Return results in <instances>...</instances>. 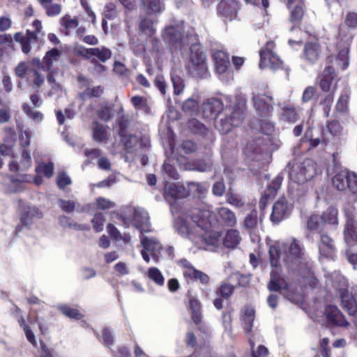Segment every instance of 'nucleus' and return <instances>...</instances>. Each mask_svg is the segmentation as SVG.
<instances>
[{
    "label": "nucleus",
    "instance_id": "nucleus-1",
    "mask_svg": "<svg viewBox=\"0 0 357 357\" xmlns=\"http://www.w3.org/2000/svg\"><path fill=\"white\" fill-rule=\"evenodd\" d=\"M188 217L192 223L182 216H178L174 220V227L182 236L191 239L195 236L198 227L204 231H208L211 227V212L209 210L195 208L190 211Z\"/></svg>",
    "mask_w": 357,
    "mask_h": 357
},
{
    "label": "nucleus",
    "instance_id": "nucleus-2",
    "mask_svg": "<svg viewBox=\"0 0 357 357\" xmlns=\"http://www.w3.org/2000/svg\"><path fill=\"white\" fill-rule=\"evenodd\" d=\"M188 73L196 78H206L208 75L207 55L199 43L190 45L188 60L185 65Z\"/></svg>",
    "mask_w": 357,
    "mask_h": 357
},
{
    "label": "nucleus",
    "instance_id": "nucleus-3",
    "mask_svg": "<svg viewBox=\"0 0 357 357\" xmlns=\"http://www.w3.org/2000/svg\"><path fill=\"white\" fill-rule=\"evenodd\" d=\"M245 102L243 100H237L232 108L225 109V115L219 121L216 120L215 128L222 134H227L234 127L240 126L243 120L245 109Z\"/></svg>",
    "mask_w": 357,
    "mask_h": 357
},
{
    "label": "nucleus",
    "instance_id": "nucleus-4",
    "mask_svg": "<svg viewBox=\"0 0 357 357\" xmlns=\"http://www.w3.org/2000/svg\"><path fill=\"white\" fill-rule=\"evenodd\" d=\"M332 185L338 191L357 195V174L348 169L337 172L332 177Z\"/></svg>",
    "mask_w": 357,
    "mask_h": 357
},
{
    "label": "nucleus",
    "instance_id": "nucleus-5",
    "mask_svg": "<svg viewBox=\"0 0 357 357\" xmlns=\"http://www.w3.org/2000/svg\"><path fill=\"white\" fill-rule=\"evenodd\" d=\"M189 195L187 189L182 185L175 183H166L164 187L163 197L169 203L171 211L173 214L178 213L181 207L176 203V200L183 199Z\"/></svg>",
    "mask_w": 357,
    "mask_h": 357
},
{
    "label": "nucleus",
    "instance_id": "nucleus-6",
    "mask_svg": "<svg viewBox=\"0 0 357 357\" xmlns=\"http://www.w3.org/2000/svg\"><path fill=\"white\" fill-rule=\"evenodd\" d=\"M12 26V21L8 16L0 17V31L4 32L8 30ZM14 36L11 34H0V61H3L12 52H15L17 48L14 43Z\"/></svg>",
    "mask_w": 357,
    "mask_h": 357
},
{
    "label": "nucleus",
    "instance_id": "nucleus-7",
    "mask_svg": "<svg viewBox=\"0 0 357 357\" xmlns=\"http://www.w3.org/2000/svg\"><path fill=\"white\" fill-rule=\"evenodd\" d=\"M32 26L34 28V31H30L27 29L25 35L22 32H16L14 34V40L21 45L22 52L28 54L31 50V44L38 43V34L42 29V24L39 20H35Z\"/></svg>",
    "mask_w": 357,
    "mask_h": 357
},
{
    "label": "nucleus",
    "instance_id": "nucleus-8",
    "mask_svg": "<svg viewBox=\"0 0 357 357\" xmlns=\"http://www.w3.org/2000/svg\"><path fill=\"white\" fill-rule=\"evenodd\" d=\"M316 163L310 158L305 159L290 173V178L298 184H303L317 174Z\"/></svg>",
    "mask_w": 357,
    "mask_h": 357
},
{
    "label": "nucleus",
    "instance_id": "nucleus-9",
    "mask_svg": "<svg viewBox=\"0 0 357 357\" xmlns=\"http://www.w3.org/2000/svg\"><path fill=\"white\" fill-rule=\"evenodd\" d=\"M185 30L183 24H175L166 26L161 31L164 43L170 47H177L183 43Z\"/></svg>",
    "mask_w": 357,
    "mask_h": 357
},
{
    "label": "nucleus",
    "instance_id": "nucleus-10",
    "mask_svg": "<svg viewBox=\"0 0 357 357\" xmlns=\"http://www.w3.org/2000/svg\"><path fill=\"white\" fill-rule=\"evenodd\" d=\"M43 218V213L36 206L26 205L21 208L20 213V224L16 226L17 233L22 231L23 228L30 229L36 220Z\"/></svg>",
    "mask_w": 357,
    "mask_h": 357
},
{
    "label": "nucleus",
    "instance_id": "nucleus-11",
    "mask_svg": "<svg viewBox=\"0 0 357 357\" xmlns=\"http://www.w3.org/2000/svg\"><path fill=\"white\" fill-rule=\"evenodd\" d=\"M273 47L274 43L273 41H268L263 47L261 48L259 51L260 68H270L273 70H276L282 67V61L273 52Z\"/></svg>",
    "mask_w": 357,
    "mask_h": 357
},
{
    "label": "nucleus",
    "instance_id": "nucleus-12",
    "mask_svg": "<svg viewBox=\"0 0 357 357\" xmlns=\"http://www.w3.org/2000/svg\"><path fill=\"white\" fill-rule=\"evenodd\" d=\"M252 100L258 116L262 118L272 116L273 112V100L271 96L266 93L254 94Z\"/></svg>",
    "mask_w": 357,
    "mask_h": 357
},
{
    "label": "nucleus",
    "instance_id": "nucleus-13",
    "mask_svg": "<svg viewBox=\"0 0 357 357\" xmlns=\"http://www.w3.org/2000/svg\"><path fill=\"white\" fill-rule=\"evenodd\" d=\"M322 55V47L318 40L306 41L302 51L301 59L306 63L312 66L317 63Z\"/></svg>",
    "mask_w": 357,
    "mask_h": 357
},
{
    "label": "nucleus",
    "instance_id": "nucleus-14",
    "mask_svg": "<svg viewBox=\"0 0 357 357\" xmlns=\"http://www.w3.org/2000/svg\"><path fill=\"white\" fill-rule=\"evenodd\" d=\"M344 213V239L349 246H354L357 245V220L352 212L346 210Z\"/></svg>",
    "mask_w": 357,
    "mask_h": 357
},
{
    "label": "nucleus",
    "instance_id": "nucleus-15",
    "mask_svg": "<svg viewBox=\"0 0 357 357\" xmlns=\"http://www.w3.org/2000/svg\"><path fill=\"white\" fill-rule=\"evenodd\" d=\"M305 0H287V6L289 9L291 8L293 3H298L297 5L294 6L289 14V22L292 24L291 30L293 31L296 29H301L303 18L305 14Z\"/></svg>",
    "mask_w": 357,
    "mask_h": 357
},
{
    "label": "nucleus",
    "instance_id": "nucleus-16",
    "mask_svg": "<svg viewBox=\"0 0 357 357\" xmlns=\"http://www.w3.org/2000/svg\"><path fill=\"white\" fill-rule=\"evenodd\" d=\"M123 149L128 154L136 153L138 150L147 149V144L142 137L128 134L120 137Z\"/></svg>",
    "mask_w": 357,
    "mask_h": 357
},
{
    "label": "nucleus",
    "instance_id": "nucleus-17",
    "mask_svg": "<svg viewBox=\"0 0 357 357\" xmlns=\"http://www.w3.org/2000/svg\"><path fill=\"white\" fill-rule=\"evenodd\" d=\"M341 304L343 309L350 315L356 318L357 325V301L349 292L348 287L338 289Z\"/></svg>",
    "mask_w": 357,
    "mask_h": 357
},
{
    "label": "nucleus",
    "instance_id": "nucleus-18",
    "mask_svg": "<svg viewBox=\"0 0 357 357\" xmlns=\"http://www.w3.org/2000/svg\"><path fill=\"white\" fill-rule=\"evenodd\" d=\"M238 4L236 0H222L218 5V14L225 22L237 17Z\"/></svg>",
    "mask_w": 357,
    "mask_h": 357
},
{
    "label": "nucleus",
    "instance_id": "nucleus-19",
    "mask_svg": "<svg viewBox=\"0 0 357 357\" xmlns=\"http://www.w3.org/2000/svg\"><path fill=\"white\" fill-rule=\"evenodd\" d=\"M222 101L219 98H208L203 105V116L206 119H217L225 112Z\"/></svg>",
    "mask_w": 357,
    "mask_h": 357
},
{
    "label": "nucleus",
    "instance_id": "nucleus-20",
    "mask_svg": "<svg viewBox=\"0 0 357 357\" xmlns=\"http://www.w3.org/2000/svg\"><path fill=\"white\" fill-rule=\"evenodd\" d=\"M235 288L236 286L225 281L220 284L215 291L218 297L213 301V305L217 310L222 309L223 300H228L233 295Z\"/></svg>",
    "mask_w": 357,
    "mask_h": 357
},
{
    "label": "nucleus",
    "instance_id": "nucleus-21",
    "mask_svg": "<svg viewBox=\"0 0 357 357\" xmlns=\"http://www.w3.org/2000/svg\"><path fill=\"white\" fill-rule=\"evenodd\" d=\"M11 314L17 319L20 326L23 329L24 335L28 342L33 347L37 346V342L31 327L26 323V321L22 315L21 309L15 304H13V307L10 309Z\"/></svg>",
    "mask_w": 357,
    "mask_h": 357
},
{
    "label": "nucleus",
    "instance_id": "nucleus-22",
    "mask_svg": "<svg viewBox=\"0 0 357 357\" xmlns=\"http://www.w3.org/2000/svg\"><path fill=\"white\" fill-rule=\"evenodd\" d=\"M319 251L321 257L327 259H333L336 254V247L334 240L326 233H321Z\"/></svg>",
    "mask_w": 357,
    "mask_h": 357
},
{
    "label": "nucleus",
    "instance_id": "nucleus-23",
    "mask_svg": "<svg viewBox=\"0 0 357 357\" xmlns=\"http://www.w3.org/2000/svg\"><path fill=\"white\" fill-rule=\"evenodd\" d=\"M280 119L288 123H296L300 119L299 109L291 103L279 105Z\"/></svg>",
    "mask_w": 357,
    "mask_h": 357
},
{
    "label": "nucleus",
    "instance_id": "nucleus-24",
    "mask_svg": "<svg viewBox=\"0 0 357 357\" xmlns=\"http://www.w3.org/2000/svg\"><path fill=\"white\" fill-rule=\"evenodd\" d=\"M325 314L328 322L331 325L341 327H347L349 325L344 315L335 305H329L326 306Z\"/></svg>",
    "mask_w": 357,
    "mask_h": 357
},
{
    "label": "nucleus",
    "instance_id": "nucleus-25",
    "mask_svg": "<svg viewBox=\"0 0 357 357\" xmlns=\"http://www.w3.org/2000/svg\"><path fill=\"white\" fill-rule=\"evenodd\" d=\"M289 284L285 280L280 277L277 270L271 272V279L268 284V289L271 291L280 292L287 297L286 292L289 291Z\"/></svg>",
    "mask_w": 357,
    "mask_h": 357
},
{
    "label": "nucleus",
    "instance_id": "nucleus-26",
    "mask_svg": "<svg viewBox=\"0 0 357 357\" xmlns=\"http://www.w3.org/2000/svg\"><path fill=\"white\" fill-rule=\"evenodd\" d=\"M216 72L221 75L225 73L230 66L229 54L222 50H216L212 54Z\"/></svg>",
    "mask_w": 357,
    "mask_h": 357
},
{
    "label": "nucleus",
    "instance_id": "nucleus-27",
    "mask_svg": "<svg viewBox=\"0 0 357 357\" xmlns=\"http://www.w3.org/2000/svg\"><path fill=\"white\" fill-rule=\"evenodd\" d=\"M287 202L285 199H280L273 206L271 220L273 222L279 223L288 215Z\"/></svg>",
    "mask_w": 357,
    "mask_h": 357
},
{
    "label": "nucleus",
    "instance_id": "nucleus-28",
    "mask_svg": "<svg viewBox=\"0 0 357 357\" xmlns=\"http://www.w3.org/2000/svg\"><path fill=\"white\" fill-rule=\"evenodd\" d=\"M141 243L145 250L149 251L153 258L157 261L161 255L162 246L155 238L143 237Z\"/></svg>",
    "mask_w": 357,
    "mask_h": 357
},
{
    "label": "nucleus",
    "instance_id": "nucleus-29",
    "mask_svg": "<svg viewBox=\"0 0 357 357\" xmlns=\"http://www.w3.org/2000/svg\"><path fill=\"white\" fill-rule=\"evenodd\" d=\"M255 318V310L250 306L245 307L241 316V321L247 335H251L252 332L253 322Z\"/></svg>",
    "mask_w": 357,
    "mask_h": 357
},
{
    "label": "nucleus",
    "instance_id": "nucleus-30",
    "mask_svg": "<svg viewBox=\"0 0 357 357\" xmlns=\"http://www.w3.org/2000/svg\"><path fill=\"white\" fill-rule=\"evenodd\" d=\"M282 247L285 250L283 258L285 263L289 262L290 259L300 258L303 255L302 248L295 238L292 240L289 245L287 243H282Z\"/></svg>",
    "mask_w": 357,
    "mask_h": 357
},
{
    "label": "nucleus",
    "instance_id": "nucleus-31",
    "mask_svg": "<svg viewBox=\"0 0 357 357\" xmlns=\"http://www.w3.org/2000/svg\"><path fill=\"white\" fill-rule=\"evenodd\" d=\"M335 70L333 66H326L322 73L319 86L324 92H330L332 83L335 79Z\"/></svg>",
    "mask_w": 357,
    "mask_h": 357
},
{
    "label": "nucleus",
    "instance_id": "nucleus-32",
    "mask_svg": "<svg viewBox=\"0 0 357 357\" xmlns=\"http://www.w3.org/2000/svg\"><path fill=\"white\" fill-rule=\"evenodd\" d=\"M218 220L224 226L233 227L236 224L235 213L228 208L221 207L218 210Z\"/></svg>",
    "mask_w": 357,
    "mask_h": 357
},
{
    "label": "nucleus",
    "instance_id": "nucleus-33",
    "mask_svg": "<svg viewBox=\"0 0 357 357\" xmlns=\"http://www.w3.org/2000/svg\"><path fill=\"white\" fill-rule=\"evenodd\" d=\"M178 264L182 268V273L185 280L187 282H193L199 270L195 268L186 259H181L178 262Z\"/></svg>",
    "mask_w": 357,
    "mask_h": 357
},
{
    "label": "nucleus",
    "instance_id": "nucleus-34",
    "mask_svg": "<svg viewBox=\"0 0 357 357\" xmlns=\"http://www.w3.org/2000/svg\"><path fill=\"white\" fill-rule=\"evenodd\" d=\"M148 14L159 15L165 10L164 3L160 0H140Z\"/></svg>",
    "mask_w": 357,
    "mask_h": 357
},
{
    "label": "nucleus",
    "instance_id": "nucleus-35",
    "mask_svg": "<svg viewBox=\"0 0 357 357\" xmlns=\"http://www.w3.org/2000/svg\"><path fill=\"white\" fill-rule=\"evenodd\" d=\"M321 217L324 225H338V210L335 206L328 207L322 212Z\"/></svg>",
    "mask_w": 357,
    "mask_h": 357
},
{
    "label": "nucleus",
    "instance_id": "nucleus-36",
    "mask_svg": "<svg viewBox=\"0 0 357 357\" xmlns=\"http://www.w3.org/2000/svg\"><path fill=\"white\" fill-rule=\"evenodd\" d=\"M282 245L275 243L271 245L268 249L269 261L271 266L277 268L280 266V257L282 255Z\"/></svg>",
    "mask_w": 357,
    "mask_h": 357
},
{
    "label": "nucleus",
    "instance_id": "nucleus-37",
    "mask_svg": "<svg viewBox=\"0 0 357 357\" xmlns=\"http://www.w3.org/2000/svg\"><path fill=\"white\" fill-rule=\"evenodd\" d=\"M91 129L93 133V139L95 142L101 143L107 139L108 137L107 129L98 121H95L93 122Z\"/></svg>",
    "mask_w": 357,
    "mask_h": 357
},
{
    "label": "nucleus",
    "instance_id": "nucleus-38",
    "mask_svg": "<svg viewBox=\"0 0 357 357\" xmlns=\"http://www.w3.org/2000/svg\"><path fill=\"white\" fill-rule=\"evenodd\" d=\"M241 240L240 234L236 229H229L227 231L223 240V245L227 248H235Z\"/></svg>",
    "mask_w": 357,
    "mask_h": 357
},
{
    "label": "nucleus",
    "instance_id": "nucleus-39",
    "mask_svg": "<svg viewBox=\"0 0 357 357\" xmlns=\"http://www.w3.org/2000/svg\"><path fill=\"white\" fill-rule=\"evenodd\" d=\"M104 92V88L102 86H96L92 88L87 87L84 91L79 93L78 97L82 101L89 98H100Z\"/></svg>",
    "mask_w": 357,
    "mask_h": 357
},
{
    "label": "nucleus",
    "instance_id": "nucleus-40",
    "mask_svg": "<svg viewBox=\"0 0 357 357\" xmlns=\"http://www.w3.org/2000/svg\"><path fill=\"white\" fill-rule=\"evenodd\" d=\"M59 312L66 317L75 320H80L84 317L83 313L79 309L64 304L58 307Z\"/></svg>",
    "mask_w": 357,
    "mask_h": 357
},
{
    "label": "nucleus",
    "instance_id": "nucleus-41",
    "mask_svg": "<svg viewBox=\"0 0 357 357\" xmlns=\"http://www.w3.org/2000/svg\"><path fill=\"white\" fill-rule=\"evenodd\" d=\"M112 56L111 50L105 46L100 47H93L92 58H95L98 61L105 63Z\"/></svg>",
    "mask_w": 357,
    "mask_h": 357
},
{
    "label": "nucleus",
    "instance_id": "nucleus-42",
    "mask_svg": "<svg viewBox=\"0 0 357 357\" xmlns=\"http://www.w3.org/2000/svg\"><path fill=\"white\" fill-rule=\"evenodd\" d=\"M139 31L148 36H153L156 29L154 27V22L149 17H144L141 19L139 24Z\"/></svg>",
    "mask_w": 357,
    "mask_h": 357
},
{
    "label": "nucleus",
    "instance_id": "nucleus-43",
    "mask_svg": "<svg viewBox=\"0 0 357 357\" xmlns=\"http://www.w3.org/2000/svg\"><path fill=\"white\" fill-rule=\"evenodd\" d=\"M322 218L319 215H312L307 222V227L310 231H316L319 234L324 233Z\"/></svg>",
    "mask_w": 357,
    "mask_h": 357
},
{
    "label": "nucleus",
    "instance_id": "nucleus-44",
    "mask_svg": "<svg viewBox=\"0 0 357 357\" xmlns=\"http://www.w3.org/2000/svg\"><path fill=\"white\" fill-rule=\"evenodd\" d=\"M324 98L321 100L320 105L323 107V112L326 118L330 116L331 107L334 101L335 92H327Z\"/></svg>",
    "mask_w": 357,
    "mask_h": 357
},
{
    "label": "nucleus",
    "instance_id": "nucleus-45",
    "mask_svg": "<svg viewBox=\"0 0 357 357\" xmlns=\"http://www.w3.org/2000/svg\"><path fill=\"white\" fill-rule=\"evenodd\" d=\"M60 51L56 48H52L47 51L43 57V63L45 65L47 70L51 69L54 61H58L60 57Z\"/></svg>",
    "mask_w": 357,
    "mask_h": 357
},
{
    "label": "nucleus",
    "instance_id": "nucleus-46",
    "mask_svg": "<svg viewBox=\"0 0 357 357\" xmlns=\"http://www.w3.org/2000/svg\"><path fill=\"white\" fill-rule=\"evenodd\" d=\"M130 102L136 109H142L145 112L149 111V106L146 98L142 96H134L130 98Z\"/></svg>",
    "mask_w": 357,
    "mask_h": 357
},
{
    "label": "nucleus",
    "instance_id": "nucleus-47",
    "mask_svg": "<svg viewBox=\"0 0 357 357\" xmlns=\"http://www.w3.org/2000/svg\"><path fill=\"white\" fill-rule=\"evenodd\" d=\"M211 227L203 235L202 238L204 242L209 245L217 246L219 243L222 234L220 231H210Z\"/></svg>",
    "mask_w": 357,
    "mask_h": 357
},
{
    "label": "nucleus",
    "instance_id": "nucleus-48",
    "mask_svg": "<svg viewBox=\"0 0 357 357\" xmlns=\"http://www.w3.org/2000/svg\"><path fill=\"white\" fill-rule=\"evenodd\" d=\"M147 275L150 280L158 286H163L165 284V278L161 271L156 267L149 268Z\"/></svg>",
    "mask_w": 357,
    "mask_h": 357
},
{
    "label": "nucleus",
    "instance_id": "nucleus-49",
    "mask_svg": "<svg viewBox=\"0 0 357 357\" xmlns=\"http://www.w3.org/2000/svg\"><path fill=\"white\" fill-rule=\"evenodd\" d=\"M326 129L333 137H340L342 132V127L340 123L335 119L327 121Z\"/></svg>",
    "mask_w": 357,
    "mask_h": 357
},
{
    "label": "nucleus",
    "instance_id": "nucleus-50",
    "mask_svg": "<svg viewBox=\"0 0 357 357\" xmlns=\"http://www.w3.org/2000/svg\"><path fill=\"white\" fill-rule=\"evenodd\" d=\"M171 79L174 87V93L175 95L181 94L185 88V84L183 78L175 74H171Z\"/></svg>",
    "mask_w": 357,
    "mask_h": 357
},
{
    "label": "nucleus",
    "instance_id": "nucleus-51",
    "mask_svg": "<svg viewBox=\"0 0 357 357\" xmlns=\"http://www.w3.org/2000/svg\"><path fill=\"white\" fill-rule=\"evenodd\" d=\"M257 211L253 208L245 218L244 226L248 229H254L258 222Z\"/></svg>",
    "mask_w": 357,
    "mask_h": 357
},
{
    "label": "nucleus",
    "instance_id": "nucleus-52",
    "mask_svg": "<svg viewBox=\"0 0 357 357\" xmlns=\"http://www.w3.org/2000/svg\"><path fill=\"white\" fill-rule=\"evenodd\" d=\"M98 117L105 122L109 121L112 118V109L108 105H100V108L97 110Z\"/></svg>",
    "mask_w": 357,
    "mask_h": 357
},
{
    "label": "nucleus",
    "instance_id": "nucleus-53",
    "mask_svg": "<svg viewBox=\"0 0 357 357\" xmlns=\"http://www.w3.org/2000/svg\"><path fill=\"white\" fill-rule=\"evenodd\" d=\"M251 347V356L252 357H268L269 351L267 347L264 345H259L256 350L254 349L255 343L252 340H249Z\"/></svg>",
    "mask_w": 357,
    "mask_h": 357
},
{
    "label": "nucleus",
    "instance_id": "nucleus-54",
    "mask_svg": "<svg viewBox=\"0 0 357 357\" xmlns=\"http://www.w3.org/2000/svg\"><path fill=\"white\" fill-rule=\"evenodd\" d=\"M23 112L32 120L37 122L42 121L43 119V114L38 111H33L31 107L26 103L22 105Z\"/></svg>",
    "mask_w": 357,
    "mask_h": 357
},
{
    "label": "nucleus",
    "instance_id": "nucleus-55",
    "mask_svg": "<svg viewBox=\"0 0 357 357\" xmlns=\"http://www.w3.org/2000/svg\"><path fill=\"white\" fill-rule=\"evenodd\" d=\"M37 173H43L47 178H50L54 174V164L52 162L41 163L36 167Z\"/></svg>",
    "mask_w": 357,
    "mask_h": 357
},
{
    "label": "nucleus",
    "instance_id": "nucleus-56",
    "mask_svg": "<svg viewBox=\"0 0 357 357\" xmlns=\"http://www.w3.org/2000/svg\"><path fill=\"white\" fill-rule=\"evenodd\" d=\"M282 182V178L280 176H276L268 185L266 193L268 197H275L278 192V190L280 188Z\"/></svg>",
    "mask_w": 357,
    "mask_h": 357
},
{
    "label": "nucleus",
    "instance_id": "nucleus-57",
    "mask_svg": "<svg viewBox=\"0 0 357 357\" xmlns=\"http://www.w3.org/2000/svg\"><path fill=\"white\" fill-rule=\"evenodd\" d=\"M102 338H100L99 335H96L97 338L99 339L105 347H110L114 342V336L111 330L108 328H104L102 331Z\"/></svg>",
    "mask_w": 357,
    "mask_h": 357
},
{
    "label": "nucleus",
    "instance_id": "nucleus-58",
    "mask_svg": "<svg viewBox=\"0 0 357 357\" xmlns=\"http://www.w3.org/2000/svg\"><path fill=\"white\" fill-rule=\"evenodd\" d=\"M105 221V217L101 213H96L94 215L91 220V223L93 225V229L96 232H100L103 230Z\"/></svg>",
    "mask_w": 357,
    "mask_h": 357
},
{
    "label": "nucleus",
    "instance_id": "nucleus-59",
    "mask_svg": "<svg viewBox=\"0 0 357 357\" xmlns=\"http://www.w3.org/2000/svg\"><path fill=\"white\" fill-rule=\"evenodd\" d=\"M72 183L70 178L67 175L65 172H61L58 174L56 177V185L61 190H63L67 185Z\"/></svg>",
    "mask_w": 357,
    "mask_h": 357
},
{
    "label": "nucleus",
    "instance_id": "nucleus-60",
    "mask_svg": "<svg viewBox=\"0 0 357 357\" xmlns=\"http://www.w3.org/2000/svg\"><path fill=\"white\" fill-rule=\"evenodd\" d=\"M61 24L66 29H75L79 25V22L77 18H70L68 15L63 16L61 20Z\"/></svg>",
    "mask_w": 357,
    "mask_h": 357
},
{
    "label": "nucleus",
    "instance_id": "nucleus-61",
    "mask_svg": "<svg viewBox=\"0 0 357 357\" xmlns=\"http://www.w3.org/2000/svg\"><path fill=\"white\" fill-rule=\"evenodd\" d=\"M97 207L102 210L109 209L114 207L115 204L105 197H99L96 199Z\"/></svg>",
    "mask_w": 357,
    "mask_h": 357
},
{
    "label": "nucleus",
    "instance_id": "nucleus-62",
    "mask_svg": "<svg viewBox=\"0 0 357 357\" xmlns=\"http://www.w3.org/2000/svg\"><path fill=\"white\" fill-rule=\"evenodd\" d=\"M198 102L192 98L187 99L183 104L182 109L186 113H192L197 109Z\"/></svg>",
    "mask_w": 357,
    "mask_h": 357
},
{
    "label": "nucleus",
    "instance_id": "nucleus-63",
    "mask_svg": "<svg viewBox=\"0 0 357 357\" xmlns=\"http://www.w3.org/2000/svg\"><path fill=\"white\" fill-rule=\"evenodd\" d=\"M348 108V97L346 95H341L336 103L335 109L341 113L346 112Z\"/></svg>",
    "mask_w": 357,
    "mask_h": 357
},
{
    "label": "nucleus",
    "instance_id": "nucleus-64",
    "mask_svg": "<svg viewBox=\"0 0 357 357\" xmlns=\"http://www.w3.org/2000/svg\"><path fill=\"white\" fill-rule=\"evenodd\" d=\"M344 24L350 29L357 28V13L349 12L344 19Z\"/></svg>",
    "mask_w": 357,
    "mask_h": 357
}]
</instances>
